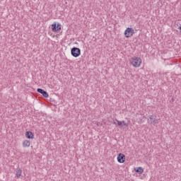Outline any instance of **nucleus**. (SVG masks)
Wrapping results in <instances>:
<instances>
[{
    "label": "nucleus",
    "instance_id": "13",
    "mask_svg": "<svg viewBox=\"0 0 181 181\" xmlns=\"http://www.w3.org/2000/svg\"><path fill=\"white\" fill-rule=\"evenodd\" d=\"M97 125H98H98H99L98 123L97 124Z\"/></svg>",
    "mask_w": 181,
    "mask_h": 181
},
{
    "label": "nucleus",
    "instance_id": "5",
    "mask_svg": "<svg viewBox=\"0 0 181 181\" xmlns=\"http://www.w3.org/2000/svg\"><path fill=\"white\" fill-rule=\"evenodd\" d=\"M148 122L149 124H152L153 125H156V124H159V120L156 119V116L150 115L149 119H148Z\"/></svg>",
    "mask_w": 181,
    "mask_h": 181
},
{
    "label": "nucleus",
    "instance_id": "4",
    "mask_svg": "<svg viewBox=\"0 0 181 181\" xmlns=\"http://www.w3.org/2000/svg\"><path fill=\"white\" fill-rule=\"evenodd\" d=\"M134 33H135L134 29L128 28L124 31V36L125 37H132V36H134Z\"/></svg>",
    "mask_w": 181,
    "mask_h": 181
},
{
    "label": "nucleus",
    "instance_id": "1",
    "mask_svg": "<svg viewBox=\"0 0 181 181\" xmlns=\"http://www.w3.org/2000/svg\"><path fill=\"white\" fill-rule=\"evenodd\" d=\"M129 62L133 67H141V64H142V59L137 57H132Z\"/></svg>",
    "mask_w": 181,
    "mask_h": 181
},
{
    "label": "nucleus",
    "instance_id": "9",
    "mask_svg": "<svg viewBox=\"0 0 181 181\" xmlns=\"http://www.w3.org/2000/svg\"><path fill=\"white\" fill-rule=\"evenodd\" d=\"M25 136L28 139H33V138H35V135H33V133L32 132H26Z\"/></svg>",
    "mask_w": 181,
    "mask_h": 181
},
{
    "label": "nucleus",
    "instance_id": "11",
    "mask_svg": "<svg viewBox=\"0 0 181 181\" xmlns=\"http://www.w3.org/2000/svg\"><path fill=\"white\" fill-rule=\"evenodd\" d=\"M134 170L136 173H139V175H142V173H144V168H142L141 167L135 168Z\"/></svg>",
    "mask_w": 181,
    "mask_h": 181
},
{
    "label": "nucleus",
    "instance_id": "3",
    "mask_svg": "<svg viewBox=\"0 0 181 181\" xmlns=\"http://www.w3.org/2000/svg\"><path fill=\"white\" fill-rule=\"evenodd\" d=\"M52 32L57 33L62 30V24L54 23L51 25Z\"/></svg>",
    "mask_w": 181,
    "mask_h": 181
},
{
    "label": "nucleus",
    "instance_id": "12",
    "mask_svg": "<svg viewBox=\"0 0 181 181\" xmlns=\"http://www.w3.org/2000/svg\"><path fill=\"white\" fill-rule=\"evenodd\" d=\"M23 148H28L30 146V141L29 140H25L23 142Z\"/></svg>",
    "mask_w": 181,
    "mask_h": 181
},
{
    "label": "nucleus",
    "instance_id": "2",
    "mask_svg": "<svg viewBox=\"0 0 181 181\" xmlns=\"http://www.w3.org/2000/svg\"><path fill=\"white\" fill-rule=\"evenodd\" d=\"M71 53L74 57H78L81 54V50H80V48L74 47L71 49Z\"/></svg>",
    "mask_w": 181,
    "mask_h": 181
},
{
    "label": "nucleus",
    "instance_id": "8",
    "mask_svg": "<svg viewBox=\"0 0 181 181\" xmlns=\"http://www.w3.org/2000/svg\"><path fill=\"white\" fill-rule=\"evenodd\" d=\"M117 160H118L119 163H124V162H125V155H124L122 153H119L117 156Z\"/></svg>",
    "mask_w": 181,
    "mask_h": 181
},
{
    "label": "nucleus",
    "instance_id": "6",
    "mask_svg": "<svg viewBox=\"0 0 181 181\" xmlns=\"http://www.w3.org/2000/svg\"><path fill=\"white\" fill-rule=\"evenodd\" d=\"M37 93H40V94H42L43 95V97H45V98H49V93H47V92H46V90H45L42 88H37Z\"/></svg>",
    "mask_w": 181,
    "mask_h": 181
},
{
    "label": "nucleus",
    "instance_id": "7",
    "mask_svg": "<svg viewBox=\"0 0 181 181\" xmlns=\"http://www.w3.org/2000/svg\"><path fill=\"white\" fill-rule=\"evenodd\" d=\"M117 122V125L118 127H129V124L131 123V121H128V123H126L125 121H119L117 119H116Z\"/></svg>",
    "mask_w": 181,
    "mask_h": 181
},
{
    "label": "nucleus",
    "instance_id": "10",
    "mask_svg": "<svg viewBox=\"0 0 181 181\" xmlns=\"http://www.w3.org/2000/svg\"><path fill=\"white\" fill-rule=\"evenodd\" d=\"M16 176L17 179H20L21 176H22V170L21 168H17L16 171Z\"/></svg>",
    "mask_w": 181,
    "mask_h": 181
}]
</instances>
